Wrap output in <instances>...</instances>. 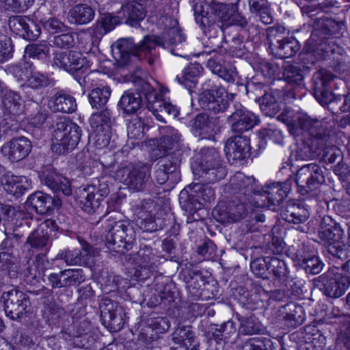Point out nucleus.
Segmentation results:
<instances>
[{
  "mask_svg": "<svg viewBox=\"0 0 350 350\" xmlns=\"http://www.w3.org/2000/svg\"><path fill=\"white\" fill-rule=\"evenodd\" d=\"M165 29L160 36H146L139 44H135L131 39H120L112 45V53L121 66H126L131 61V56L142 58L148 56L157 46L168 47L180 44L185 40L181 33L177 20L165 18Z\"/></svg>",
  "mask_w": 350,
  "mask_h": 350,
  "instance_id": "nucleus-1",
  "label": "nucleus"
},
{
  "mask_svg": "<svg viewBox=\"0 0 350 350\" xmlns=\"http://www.w3.org/2000/svg\"><path fill=\"white\" fill-rule=\"evenodd\" d=\"M193 172L198 176L200 183H192L183 189L179 194V203L183 209L192 213L201 206L200 199L211 201L214 192L210 187H204V184H213L226 175L225 167L221 165L210 167H192Z\"/></svg>",
  "mask_w": 350,
  "mask_h": 350,
  "instance_id": "nucleus-2",
  "label": "nucleus"
},
{
  "mask_svg": "<svg viewBox=\"0 0 350 350\" xmlns=\"http://www.w3.org/2000/svg\"><path fill=\"white\" fill-rule=\"evenodd\" d=\"M103 225L107 232L105 245L109 250L124 254L131 249L135 240V232L129 222L108 218Z\"/></svg>",
  "mask_w": 350,
  "mask_h": 350,
  "instance_id": "nucleus-3",
  "label": "nucleus"
},
{
  "mask_svg": "<svg viewBox=\"0 0 350 350\" xmlns=\"http://www.w3.org/2000/svg\"><path fill=\"white\" fill-rule=\"evenodd\" d=\"M336 76L325 70L315 73L312 78V94L323 106L333 113H343L344 96L335 95L329 88Z\"/></svg>",
  "mask_w": 350,
  "mask_h": 350,
  "instance_id": "nucleus-4",
  "label": "nucleus"
},
{
  "mask_svg": "<svg viewBox=\"0 0 350 350\" xmlns=\"http://www.w3.org/2000/svg\"><path fill=\"white\" fill-rule=\"evenodd\" d=\"M81 135L79 126L66 119H60L53 126L51 133V150L57 154H65L72 151L78 144Z\"/></svg>",
  "mask_w": 350,
  "mask_h": 350,
  "instance_id": "nucleus-5",
  "label": "nucleus"
},
{
  "mask_svg": "<svg viewBox=\"0 0 350 350\" xmlns=\"http://www.w3.org/2000/svg\"><path fill=\"white\" fill-rule=\"evenodd\" d=\"M317 232L321 241L328 243V254L340 260H345L349 256V247L342 241L344 231L339 224L333 222L329 217L321 219Z\"/></svg>",
  "mask_w": 350,
  "mask_h": 350,
  "instance_id": "nucleus-6",
  "label": "nucleus"
},
{
  "mask_svg": "<svg viewBox=\"0 0 350 350\" xmlns=\"http://www.w3.org/2000/svg\"><path fill=\"white\" fill-rule=\"evenodd\" d=\"M237 6L232 3L226 4L215 0L199 1L195 5V19L202 27H209L216 21H228Z\"/></svg>",
  "mask_w": 350,
  "mask_h": 350,
  "instance_id": "nucleus-7",
  "label": "nucleus"
},
{
  "mask_svg": "<svg viewBox=\"0 0 350 350\" xmlns=\"http://www.w3.org/2000/svg\"><path fill=\"white\" fill-rule=\"evenodd\" d=\"M150 176L151 166L141 162L120 166L114 175L116 180L133 191L144 190Z\"/></svg>",
  "mask_w": 350,
  "mask_h": 350,
  "instance_id": "nucleus-8",
  "label": "nucleus"
},
{
  "mask_svg": "<svg viewBox=\"0 0 350 350\" xmlns=\"http://www.w3.org/2000/svg\"><path fill=\"white\" fill-rule=\"evenodd\" d=\"M313 286L312 293L315 288L330 298L337 299L342 297L350 287L349 279L343 276L342 273L336 268H330L325 273L317 278L309 280Z\"/></svg>",
  "mask_w": 350,
  "mask_h": 350,
  "instance_id": "nucleus-9",
  "label": "nucleus"
},
{
  "mask_svg": "<svg viewBox=\"0 0 350 350\" xmlns=\"http://www.w3.org/2000/svg\"><path fill=\"white\" fill-rule=\"evenodd\" d=\"M138 90L144 95L146 100L147 109L150 111L155 118L161 122H165V116H176V107L171 103L165 101L159 90L153 88L148 82L139 80Z\"/></svg>",
  "mask_w": 350,
  "mask_h": 350,
  "instance_id": "nucleus-10",
  "label": "nucleus"
},
{
  "mask_svg": "<svg viewBox=\"0 0 350 350\" xmlns=\"http://www.w3.org/2000/svg\"><path fill=\"white\" fill-rule=\"evenodd\" d=\"M109 193L107 180L105 177L94 178L91 184L79 191L78 198L81 208L88 213L94 212Z\"/></svg>",
  "mask_w": 350,
  "mask_h": 350,
  "instance_id": "nucleus-11",
  "label": "nucleus"
},
{
  "mask_svg": "<svg viewBox=\"0 0 350 350\" xmlns=\"http://www.w3.org/2000/svg\"><path fill=\"white\" fill-rule=\"evenodd\" d=\"M308 135L310 136V142L308 141L309 157H315L321 153V147L326 144L329 138L328 123L323 119L319 120L308 116Z\"/></svg>",
  "mask_w": 350,
  "mask_h": 350,
  "instance_id": "nucleus-12",
  "label": "nucleus"
},
{
  "mask_svg": "<svg viewBox=\"0 0 350 350\" xmlns=\"http://www.w3.org/2000/svg\"><path fill=\"white\" fill-rule=\"evenodd\" d=\"M4 310L7 316L13 320L20 319L29 306V297L23 291L12 289L4 292L1 296Z\"/></svg>",
  "mask_w": 350,
  "mask_h": 350,
  "instance_id": "nucleus-13",
  "label": "nucleus"
},
{
  "mask_svg": "<svg viewBox=\"0 0 350 350\" xmlns=\"http://www.w3.org/2000/svg\"><path fill=\"white\" fill-rule=\"evenodd\" d=\"M200 106L213 114L224 113L229 107L227 93L224 88L204 90L198 97Z\"/></svg>",
  "mask_w": 350,
  "mask_h": 350,
  "instance_id": "nucleus-14",
  "label": "nucleus"
},
{
  "mask_svg": "<svg viewBox=\"0 0 350 350\" xmlns=\"http://www.w3.org/2000/svg\"><path fill=\"white\" fill-rule=\"evenodd\" d=\"M183 278L187 283L189 297L192 300H206L211 295L208 292L206 286H209L202 273L194 269H186L183 271Z\"/></svg>",
  "mask_w": 350,
  "mask_h": 350,
  "instance_id": "nucleus-15",
  "label": "nucleus"
},
{
  "mask_svg": "<svg viewBox=\"0 0 350 350\" xmlns=\"http://www.w3.org/2000/svg\"><path fill=\"white\" fill-rule=\"evenodd\" d=\"M81 249L63 250L57 254V258L63 260L67 265L85 266L90 265L96 251L85 241L81 242Z\"/></svg>",
  "mask_w": 350,
  "mask_h": 350,
  "instance_id": "nucleus-16",
  "label": "nucleus"
},
{
  "mask_svg": "<svg viewBox=\"0 0 350 350\" xmlns=\"http://www.w3.org/2000/svg\"><path fill=\"white\" fill-rule=\"evenodd\" d=\"M101 317L108 322L113 331H119L124 324L125 313L122 306L108 298H103L99 305Z\"/></svg>",
  "mask_w": 350,
  "mask_h": 350,
  "instance_id": "nucleus-17",
  "label": "nucleus"
},
{
  "mask_svg": "<svg viewBox=\"0 0 350 350\" xmlns=\"http://www.w3.org/2000/svg\"><path fill=\"white\" fill-rule=\"evenodd\" d=\"M313 10L308 6V17L310 18L308 20V24L313 29L310 39V45H312L314 42H317L316 37L319 39L325 35L334 33L335 27L337 26V23L334 20L324 17L322 12H318L316 17H314V14H311Z\"/></svg>",
  "mask_w": 350,
  "mask_h": 350,
  "instance_id": "nucleus-18",
  "label": "nucleus"
},
{
  "mask_svg": "<svg viewBox=\"0 0 350 350\" xmlns=\"http://www.w3.org/2000/svg\"><path fill=\"white\" fill-rule=\"evenodd\" d=\"M8 25L12 31L27 40H36L41 33L40 27L27 16H12Z\"/></svg>",
  "mask_w": 350,
  "mask_h": 350,
  "instance_id": "nucleus-19",
  "label": "nucleus"
},
{
  "mask_svg": "<svg viewBox=\"0 0 350 350\" xmlns=\"http://www.w3.org/2000/svg\"><path fill=\"white\" fill-rule=\"evenodd\" d=\"M234 132L243 133L252 129L259 123V119L252 112L247 110L241 104L234 105V111L228 117Z\"/></svg>",
  "mask_w": 350,
  "mask_h": 350,
  "instance_id": "nucleus-20",
  "label": "nucleus"
},
{
  "mask_svg": "<svg viewBox=\"0 0 350 350\" xmlns=\"http://www.w3.org/2000/svg\"><path fill=\"white\" fill-rule=\"evenodd\" d=\"M31 150V142L25 137L13 138L1 148L3 155L12 162L25 158Z\"/></svg>",
  "mask_w": 350,
  "mask_h": 350,
  "instance_id": "nucleus-21",
  "label": "nucleus"
},
{
  "mask_svg": "<svg viewBox=\"0 0 350 350\" xmlns=\"http://www.w3.org/2000/svg\"><path fill=\"white\" fill-rule=\"evenodd\" d=\"M162 137L159 139L157 149L159 153L156 155L160 158L168 154L171 151L178 150L181 146V135L174 128L167 126L160 128Z\"/></svg>",
  "mask_w": 350,
  "mask_h": 350,
  "instance_id": "nucleus-22",
  "label": "nucleus"
},
{
  "mask_svg": "<svg viewBox=\"0 0 350 350\" xmlns=\"http://www.w3.org/2000/svg\"><path fill=\"white\" fill-rule=\"evenodd\" d=\"M203 53H207L211 55L207 62V67L219 77L224 79L228 82H234L237 76L234 68L227 69L224 67L221 62L224 60V55L226 54V51L221 48H217L210 51H204Z\"/></svg>",
  "mask_w": 350,
  "mask_h": 350,
  "instance_id": "nucleus-23",
  "label": "nucleus"
},
{
  "mask_svg": "<svg viewBox=\"0 0 350 350\" xmlns=\"http://www.w3.org/2000/svg\"><path fill=\"white\" fill-rule=\"evenodd\" d=\"M289 188L287 185L273 183L265 187L260 193V205L274 210L287 196Z\"/></svg>",
  "mask_w": 350,
  "mask_h": 350,
  "instance_id": "nucleus-24",
  "label": "nucleus"
},
{
  "mask_svg": "<svg viewBox=\"0 0 350 350\" xmlns=\"http://www.w3.org/2000/svg\"><path fill=\"white\" fill-rule=\"evenodd\" d=\"M41 181L54 193H62L69 196L72 193L71 184L69 180L62 174L53 171L46 170L42 173Z\"/></svg>",
  "mask_w": 350,
  "mask_h": 350,
  "instance_id": "nucleus-25",
  "label": "nucleus"
},
{
  "mask_svg": "<svg viewBox=\"0 0 350 350\" xmlns=\"http://www.w3.org/2000/svg\"><path fill=\"white\" fill-rule=\"evenodd\" d=\"M125 23L136 27L146 16V11L143 1H130L122 6L120 12Z\"/></svg>",
  "mask_w": 350,
  "mask_h": 350,
  "instance_id": "nucleus-26",
  "label": "nucleus"
},
{
  "mask_svg": "<svg viewBox=\"0 0 350 350\" xmlns=\"http://www.w3.org/2000/svg\"><path fill=\"white\" fill-rule=\"evenodd\" d=\"M249 204L245 202L235 204L232 203L227 212L222 211L220 207L213 209V215L215 219L221 222H235L244 218L249 209Z\"/></svg>",
  "mask_w": 350,
  "mask_h": 350,
  "instance_id": "nucleus-27",
  "label": "nucleus"
},
{
  "mask_svg": "<svg viewBox=\"0 0 350 350\" xmlns=\"http://www.w3.org/2000/svg\"><path fill=\"white\" fill-rule=\"evenodd\" d=\"M256 180L252 176H246L241 172H237L230 179L228 191L232 194H239L246 197L255 192Z\"/></svg>",
  "mask_w": 350,
  "mask_h": 350,
  "instance_id": "nucleus-28",
  "label": "nucleus"
},
{
  "mask_svg": "<svg viewBox=\"0 0 350 350\" xmlns=\"http://www.w3.org/2000/svg\"><path fill=\"white\" fill-rule=\"evenodd\" d=\"M250 150L249 139L241 136L229 139L224 147L226 156L238 161L243 160L249 157Z\"/></svg>",
  "mask_w": 350,
  "mask_h": 350,
  "instance_id": "nucleus-29",
  "label": "nucleus"
},
{
  "mask_svg": "<svg viewBox=\"0 0 350 350\" xmlns=\"http://www.w3.org/2000/svg\"><path fill=\"white\" fill-rule=\"evenodd\" d=\"M27 202L38 213L41 215L48 213L54 208L61 206V201L58 198H53L49 195L41 191H37L31 195L27 199Z\"/></svg>",
  "mask_w": 350,
  "mask_h": 350,
  "instance_id": "nucleus-30",
  "label": "nucleus"
},
{
  "mask_svg": "<svg viewBox=\"0 0 350 350\" xmlns=\"http://www.w3.org/2000/svg\"><path fill=\"white\" fill-rule=\"evenodd\" d=\"M4 189L16 197L22 196L30 187L31 183L27 177L6 174L2 179Z\"/></svg>",
  "mask_w": 350,
  "mask_h": 350,
  "instance_id": "nucleus-31",
  "label": "nucleus"
},
{
  "mask_svg": "<svg viewBox=\"0 0 350 350\" xmlns=\"http://www.w3.org/2000/svg\"><path fill=\"white\" fill-rule=\"evenodd\" d=\"M48 106L54 112L70 113L75 111L77 103L73 96L59 92L49 99Z\"/></svg>",
  "mask_w": 350,
  "mask_h": 350,
  "instance_id": "nucleus-32",
  "label": "nucleus"
},
{
  "mask_svg": "<svg viewBox=\"0 0 350 350\" xmlns=\"http://www.w3.org/2000/svg\"><path fill=\"white\" fill-rule=\"evenodd\" d=\"M94 9L86 3H79L68 12V19L71 23L82 25L90 23L94 18Z\"/></svg>",
  "mask_w": 350,
  "mask_h": 350,
  "instance_id": "nucleus-33",
  "label": "nucleus"
},
{
  "mask_svg": "<svg viewBox=\"0 0 350 350\" xmlns=\"http://www.w3.org/2000/svg\"><path fill=\"white\" fill-rule=\"evenodd\" d=\"M278 119L291 125V131L295 137H299L304 134L306 121V115L304 113H297L293 117L289 110H285V111L278 116Z\"/></svg>",
  "mask_w": 350,
  "mask_h": 350,
  "instance_id": "nucleus-34",
  "label": "nucleus"
},
{
  "mask_svg": "<svg viewBox=\"0 0 350 350\" xmlns=\"http://www.w3.org/2000/svg\"><path fill=\"white\" fill-rule=\"evenodd\" d=\"M300 48L301 45L298 40L294 38L288 37L270 50L275 57L284 59L295 55L300 50Z\"/></svg>",
  "mask_w": 350,
  "mask_h": 350,
  "instance_id": "nucleus-35",
  "label": "nucleus"
},
{
  "mask_svg": "<svg viewBox=\"0 0 350 350\" xmlns=\"http://www.w3.org/2000/svg\"><path fill=\"white\" fill-rule=\"evenodd\" d=\"M133 260L141 269L145 271L146 269L154 270L157 262V256L152 249L147 245L141 247L139 250L133 254Z\"/></svg>",
  "mask_w": 350,
  "mask_h": 350,
  "instance_id": "nucleus-36",
  "label": "nucleus"
},
{
  "mask_svg": "<svg viewBox=\"0 0 350 350\" xmlns=\"http://www.w3.org/2000/svg\"><path fill=\"white\" fill-rule=\"evenodd\" d=\"M308 174H310V176L308 177V189L310 185H312L313 188H311L310 191L308 189V200H312V198H315L319 195V185L324 182V176L322 174L321 167L314 163H308Z\"/></svg>",
  "mask_w": 350,
  "mask_h": 350,
  "instance_id": "nucleus-37",
  "label": "nucleus"
},
{
  "mask_svg": "<svg viewBox=\"0 0 350 350\" xmlns=\"http://www.w3.org/2000/svg\"><path fill=\"white\" fill-rule=\"evenodd\" d=\"M193 126L200 131V135H213L219 130V118L198 114L195 118Z\"/></svg>",
  "mask_w": 350,
  "mask_h": 350,
  "instance_id": "nucleus-38",
  "label": "nucleus"
},
{
  "mask_svg": "<svg viewBox=\"0 0 350 350\" xmlns=\"http://www.w3.org/2000/svg\"><path fill=\"white\" fill-rule=\"evenodd\" d=\"M237 319L239 322L238 332L242 335H253L262 334L263 327L262 325L256 321L254 315L241 316L237 314Z\"/></svg>",
  "mask_w": 350,
  "mask_h": 350,
  "instance_id": "nucleus-39",
  "label": "nucleus"
},
{
  "mask_svg": "<svg viewBox=\"0 0 350 350\" xmlns=\"http://www.w3.org/2000/svg\"><path fill=\"white\" fill-rule=\"evenodd\" d=\"M142 98L139 92H125L120 98L119 106L127 114L136 113L142 107Z\"/></svg>",
  "mask_w": 350,
  "mask_h": 350,
  "instance_id": "nucleus-40",
  "label": "nucleus"
},
{
  "mask_svg": "<svg viewBox=\"0 0 350 350\" xmlns=\"http://www.w3.org/2000/svg\"><path fill=\"white\" fill-rule=\"evenodd\" d=\"M197 162L192 167H211L221 165V161L218 152L214 148H202L196 155Z\"/></svg>",
  "mask_w": 350,
  "mask_h": 350,
  "instance_id": "nucleus-41",
  "label": "nucleus"
},
{
  "mask_svg": "<svg viewBox=\"0 0 350 350\" xmlns=\"http://www.w3.org/2000/svg\"><path fill=\"white\" fill-rule=\"evenodd\" d=\"M90 329L91 325L89 322L84 321L79 324L77 327L75 334L73 336V342L72 344L74 347H89V344L94 340L92 336L90 334Z\"/></svg>",
  "mask_w": 350,
  "mask_h": 350,
  "instance_id": "nucleus-42",
  "label": "nucleus"
},
{
  "mask_svg": "<svg viewBox=\"0 0 350 350\" xmlns=\"http://www.w3.org/2000/svg\"><path fill=\"white\" fill-rule=\"evenodd\" d=\"M21 96L14 91H6L2 97V103L6 112L18 116L23 111Z\"/></svg>",
  "mask_w": 350,
  "mask_h": 350,
  "instance_id": "nucleus-43",
  "label": "nucleus"
},
{
  "mask_svg": "<svg viewBox=\"0 0 350 350\" xmlns=\"http://www.w3.org/2000/svg\"><path fill=\"white\" fill-rule=\"evenodd\" d=\"M49 240V227L45 223L40 224L28 237L27 243L31 247L42 248L44 247Z\"/></svg>",
  "mask_w": 350,
  "mask_h": 350,
  "instance_id": "nucleus-44",
  "label": "nucleus"
},
{
  "mask_svg": "<svg viewBox=\"0 0 350 350\" xmlns=\"http://www.w3.org/2000/svg\"><path fill=\"white\" fill-rule=\"evenodd\" d=\"M278 92H265L258 100L260 109L267 116H273L280 110Z\"/></svg>",
  "mask_w": 350,
  "mask_h": 350,
  "instance_id": "nucleus-45",
  "label": "nucleus"
},
{
  "mask_svg": "<svg viewBox=\"0 0 350 350\" xmlns=\"http://www.w3.org/2000/svg\"><path fill=\"white\" fill-rule=\"evenodd\" d=\"M157 166L154 177L156 182L160 185L164 184L169 178V174L174 172L176 168V163L167 157L161 158Z\"/></svg>",
  "mask_w": 350,
  "mask_h": 350,
  "instance_id": "nucleus-46",
  "label": "nucleus"
},
{
  "mask_svg": "<svg viewBox=\"0 0 350 350\" xmlns=\"http://www.w3.org/2000/svg\"><path fill=\"white\" fill-rule=\"evenodd\" d=\"M92 129H111L112 120L110 111L105 109L93 113L90 118Z\"/></svg>",
  "mask_w": 350,
  "mask_h": 350,
  "instance_id": "nucleus-47",
  "label": "nucleus"
},
{
  "mask_svg": "<svg viewBox=\"0 0 350 350\" xmlns=\"http://www.w3.org/2000/svg\"><path fill=\"white\" fill-rule=\"evenodd\" d=\"M111 95V89L109 86L97 88L89 94V101L92 107L100 108L108 101Z\"/></svg>",
  "mask_w": 350,
  "mask_h": 350,
  "instance_id": "nucleus-48",
  "label": "nucleus"
},
{
  "mask_svg": "<svg viewBox=\"0 0 350 350\" xmlns=\"http://www.w3.org/2000/svg\"><path fill=\"white\" fill-rule=\"evenodd\" d=\"M237 327L232 321H228L220 325H215L211 328L212 335L216 341H226L232 334L236 332Z\"/></svg>",
  "mask_w": 350,
  "mask_h": 350,
  "instance_id": "nucleus-49",
  "label": "nucleus"
},
{
  "mask_svg": "<svg viewBox=\"0 0 350 350\" xmlns=\"http://www.w3.org/2000/svg\"><path fill=\"white\" fill-rule=\"evenodd\" d=\"M324 37H321L317 39L316 44L317 48L314 49L312 45L308 42V54L312 51L315 53L317 58L319 59L325 60L331 58L332 48L333 45V40H323Z\"/></svg>",
  "mask_w": 350,
  "mask_h": 350,
  "instance_id": "nucleus-50",
  "label": "nucleus"
},
{
  "mask_svg": "<svg viewBox=\"0 0 350 350\" xmlns=\"http://www.w3.org/2000/svg\"><path fill=\"white\" fill-rule=\"evenodd\" d=\"M321 155V159L325 163H339L343 160V153L336 146H326L325 144L321 147V153L317 154L315 158ZM314 159V157H312Z\"/></svg>",
  "mask_w": 350,
  "mask_h": 350,
  "instance_id": "nucleus-51",
  "label": "nucleus"
},
{
  "mask_svg": "<svg viewBox=\"0 0 350 350\" xmlns=\"http://www.w3.org/2000/svg\"><path fill=\"white\" fill-rule=\"evenodd\" d=\"M282 77L287 83L297 85H301L304 79V76L299 68L289 64L283 66Z\"/></svg>",
  "mask_w": 350,
  "mask_h": 350,
  "instance_id": "nucleus-52",
  "label": "nucleus"
},
{
  "mask_svg": "<svg viewBox=\"0 0 350 350\" xmlns=\"http://www.w3.org/2000/svg\"><path fill=\"white\" fill-rule=\"evenodd\" d=\"M32 66L28 62H22L8 66V73L12 75L19 81H27L31 72Z\"/></svg>",
  "mask_w": 350,
  "mask_h": 350,
  "instance_id": "nucleus-53",
  "label": "nucleus"
},
{
  "mask_svg": "<svg viewBox=\"0 0 350 350\" xmlns=\"http://www.w3.org/2000/svg\"><path fill=\"white\" fill-rule=\"evenodd\" d=\"M65 287L77 286L85 280V277L81 269H68L62 271Z\"/></svg>",
  "mask_w": 350,
  "mask_h": 350,
  "instance_id": "nucleus-54",
  "label": "nucleus"
},
{
  "mask_svg": "<svg viewBox=\"0 0 350 350\" xmlns=\"http://www.w3.org/2000/svg\"><path fill=\"white\" fill-rule=\"evenodd\" d=\"M267 40L270 49L287 38V37L284 36L286 28L281 25L270 27L267 29Z\"/></svg>",
  "mask_w": 350,
  "mask_h": 350,
  "instance_id": "nucleus-55",
  "label": "nucleus"
},
{
  "mask_svg": "<svg viewBox=\"0 0 350 350\" xmlns=\"http://www.w3.org/2000/svg\"><path fill=\"white\" fill-rule=\"evenodd\" d=\"M27 87L32 89H41L50 85V80L47 76L38 71H34L33 68L25 83Z\"/></svg>",
  "mask_w": 350,
  "mask_h": 350,
  "instance_id": "nucleus-56",
  "label": "nucleus"
},
{
  "mask_svg": "<svg viewBox=\"0 0 350 350\" xmlns=\"http://www.w3.org/2000/svg\"><path fill=\"white\" fill-rule=\"evenodd\" d=\"M33 2L34 0H0L5 10L15 13L26 11Z\"/></svg>",
  "mask_w": 350,
  "mask_h": 350,
  "instance_id": "nucleus-57",
  "label": "nucleus"
},
{
  "mask_svg": "<svg viewBox=\"0 0 350 350\" xmlns=\"http://www.w3.org/2000/svg\"><path fill=\"white\" fill-rule=\"evenodd\" d=\"M92 130L90 137L93 140L94 146L98 149L107 147L111 137V129Z\"/></svg>",
  "mask_w": 350,
  "mask_h": 350,
  "instance_id": "nucleus-58",
  "label": "nucleus"
},
{
  "mask_svg": "<svg viewBox=\"0 0 350 350\" xmlns=\"http://www.w3.org/2000/svg\"><path fill=\"white\" fill-rule=\"evenodd\" d=\"M267 260H268L269 275L272 273L275 278L278 279L286 275V267L284 261L277 257L271 256H267Z\"/></svg>",
  "mask_w": 350,
  "mask_h": 350,
  "instance_id": "nucleus-59",
  "label": "nucleus"
},
{
  "mask_svg": "<svg viewBox=\"0 0 350 350\" xmlns=\"http://www.w3.org/2000/svg\"><path fill=\"white\" fill-rule=\"evenodd\" d=\"M250 268L254 274L263 279L269 278V271L268 268V260L267 256L264 258H257L250 263Z\"/></svg>",
  "mask_w": 350,
  "mask_h": 350,
  "instance_id": "nucleus-60",
  "label": "nucleus"
},
{
  "mask_svg": "<svg viewBox=\"0 0 350 350\" xmlns=\"http://www.w3.org/2000/svg\"><path fill=\"white\" fill-rule=\"evenodd\" d=\"M50 47L45 42L29 44L25 48V53L31 57L41 59L49 53Z\"/></svg>",
  "mask_w": 350,
  "mask_h": 350,
  "instance_id": "nucleus-61",
  "label": "nucleus"
},
{
  "mask_svg": "<svg viewBox=\"0 0 350 350\" xmlns=\"http://www.w3.org/2000/svg\"><path fill=\"white\" fill-rule=\"evenodd\" d=\"M194 339V335L190 326L178 324L172 334V340L174 343L185 342H190Z\"/></svg>",
  "mask_w": 350,
  "mask_h": 350,
  "instance_id": "nucleus-62",
  "label": "nucleus"
},
{
  "mask_svg": "<svg viewBox=\"0 0 350 350\" xmlns=\"http://www.w3.org/2000/svg\"><path fill=\"white\" fill-rule=\"evenodd\" d=\"M144 123L139 118L131 120L127 126V134L129 138L140 139L144 137Z\"/></svg>",
  "mask_w": 350,
  "mask_h": 350,
  "instance_id": "nucleus-63",
  "label": "nucleus"
},
{
  "mask_svg": "<svg viewBox=\"0 0 350 350\" xmlns=\"http://www.w3.org/2000/svg\"><path fill=\"white\" fill-rule=\"evenodd\" d=\"M271 341L265 337L253 338L245 342L244 350H270Z\"/></svg>",
  "mask_w": 350,
  "mask_h": 350,
  "instance_id": "nucleus-64",
  "label": "nucleus"
}]
</instances>
